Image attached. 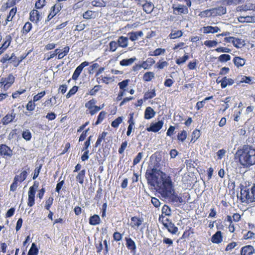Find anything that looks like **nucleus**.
<instances>
[{
	"instance_id": "f257e3e1",
	"label": "nucleus",
	"mask_w": 255,
	"mask_h": 255,
	"mask_svg": "<svg viewBox=\"0 0 255 255\" xmlns=\"http://www.w3.org/2000/svg\"><path fill=\"white\" fill-rule=\"evenodd\" d=\"M161 184L158 186L157 191L161 196L173 202L182 203L183 202L182 198L174 193L171 177L163 173L161 176Z\"/></svg>"
},
{
	"instance_id": "f03ea898",
	"label": "nucleus",
	"mask_w": 255,
	"mask_h": 255,
	"mask_svg": "<svg viewBox=\"0 0 255 255\" xmlns=\"http://www.w3.org/2000/svg\"><path fill=\"white\" fill-rule=\"evenodd\" d=\"M235 158L242 167L249 168L255 165V148L252 145L245 144L237 150Z\"/></svg>"
},
{
	"instance_id": "7ed1b4c3",
	"label": "nucleus",
	"mask_w": 255,
	"mask_h": 255,
	"mask_svg": "<svg viewBox=\"0 0 255 255\" xmlns=\"http://www.w3.org/2000/svg\"><path fill=\"white\" fill-rule=\"evenodd\" d=\"M239 198L243 203L255 205V184H253L251 187L247 186L241 187Z\"/></svg>"
},
{
	"instance_id": "20e7f679",
	"label": "nucleus",
	"mask_w": 255,
	"mask_h": 255,
	"mask_svg": "<svg viewBox=\"0 0 255 255\" xmlns=\"http://www.w3.org/2000/svg\"><path fill=\"white\" fill-rule=\"evenodd\" d=\"M158 170L155 168H147L145 174V178L147 180V183L151 186H154L155 184H157V189H158V186L161 183L158 182Z\"/></svg>"
},
{
	"instance_id": "39448f33",
	"label": "nucleus",
	"mask_w": 255,
	"mask_h": 255,
	"mask_svg": "<svg viewBox=\"0 0 255 255\" xmlns=\"http://www.w3.org/2000/svg\"><path fill=\"white\" fill-rule=\"evenodd\" d=\"M15 77L12 73L6 77H2L0 80V88H3L4 91L7 90L14 83Z\"/></svg>"
},
{
	"instance_id": "423d86ee",
	"label": "nucleus",
	"mask_w": 255,
	"mask_h": 255,
	"mask_svg": "<svg viewBox=\"0 0 255 255\" xmlns=\"http://www.w3.org/2000/svg\"><path fill=\"white\" fill-rule=\"evenodd\" d=\"M37 188L38 183L36 184L35 182L33 185L30 187L29 189L27 205L30 207H32L35 204V195Z\"/></svg>"
},
{
	"instance_id": "0eeeda50",
	"label": "nucleus",
	"mask_w": 255,
	"mask_h": 255,
	"mask_svg": "<svg viewBox=\"0 0 255 255\" xmlns=\"http://www.w3.org/2000/svg\"><path fill=\"white\" fill-rule=\"evenodd\" d=\"M13 154L12 149L5 144H0V155L3 158H10Z\"/></svg>"
},
{
	"instance_id": "6e6552de",
	"label": "nucleus",
	"mask_w": 255,
	"mask_h": 255,
	"mask_svg": "<svg viewBox=\"0 0 255 255\" xmlns=\"http://www.w3.org/2000/svg\"><path fill=\"white\" fill-rule=\"evenodd\" d=\"M143 221L144 219L142 217L137 216L131 217L129 225L131 228L137 230L142 225Z\"/></svg>"
},
{
	"instance_id": "1a4fd4ad",
	"label": "nucleus",
	"mask_w": 255,
	"mask_h": 255,
	"mask_svg": "<svg viewBox=\"0 0 255 255\" xmlns=\"http://www.w3.org/2000/svg\"><path fill=\"white\" fill-rule=\"evenodd\" d=\"M173 14L175 15L186 14L188 13V7L182 4H178L177 6L172 5Z\"/></svg>"
},
{
	"instance_id": "9d476101",
	"label": "nucleus",
	"mask_w": 255,
	"mask_h": 255,
	"mask_svg": "<svg viewBox=\"0 0 255 255\" xmlns=\"http://www.w3.org/2000/svg\"><path fill=\"white\" fill-rule=\"evenodd\" d=\"M88 65L89 62L87 61H84L81 63L75 70L72 77V79L76 80L81 73L83 68L87 66Z\"/></svg>"
},
{
	"instance_id": "9b49d317",
	"label": "nucleus",
	"mask_w": 255,
	"mask_h": 255,
	"mask_svg": "<svg viewBox=\"0 0 255 255\" xmlns=\"http://www.w3.org/2000/svg\"><path fill=\"white\" fill-rule=\"evenodd\" d=\"M96 103V101L95 99H92L85 104V107L88 109L89 110V114L91 116L94 115L97 113V112H95L96 110L95 107L98 106L95 105Z\"/></svg>"
},
{
	"instance_id": "f8f14e48",
	"label": "nucleus",
	"mask_w": 255,
	"mask_h": 255,
	"mask_svg": "<svg viewBox=\"0 0 255 255\" xmlns=\"http://www.w3.org/2000/svg\"><path fill=\"white\" fill-rule=\"evenodd\" d=\"M29 20L34 23H38L41 20V15L37 9H32L29 13Z\"/></svg>"
},
{
	"instance_id": "ddd939ff",
	"label": "nucleus",
	"mask_w": 255,
	"mask_h": 255,
	"mask_svg": "<svg viewBox=\"0 0 255 255\" xmlns=\"http://www.w3.org/2000/svg\"><path fill=\"white\" fill-rule=\"evenodd\" d=\"M212 243L216 244H221L223 241V233L220 231H217L211 238Z\"/></svg>"
},
{
	"instance_id": "4468645a",
	"label": "nucleus",
	"mask_w": 255,
	"mask_h": 255,
	"mask_svg": "<svg viewBox=\"0 0 255 255\" xmlns=\"http://www.w3.org/2000/svg\"><path fill=\"white\" fill-rule=\"evenodd\" d=\"M126 245L128 249L134 254L136 252V246L134 241L130 238H125Z\"/></svg>"
},
{
	"instance_id": "2eb2a0df",
	"label": "nucleus",
	"mask_w": 255,
	"mask_h": 255,
	"mask_svg": "<svg viewBox=\"0 0 255 255\" xmlns=\"http://www.w3.org/2000/svg\"><path fill=\"white\" fill-rule=\"evenodd\" d=\"M61 7L60 5L54 4L50 8V13L47 16L46 21H50L54 16H55L61 10Z\"/></svg>"
},
{
	"instance_id": "dca6fc26",
	"label": "nucleus",
	"mask_w": 255,
	"mask_h": 255,
	"mask_svg": "<svg viewBox=\"0 0 255 255\" xmlns=\"http://www.w3.org/2000/svg\"><path fill=\"white\" fill-rule=\"evenodd\" d=\"M211 13H212V17L217 16H221L226 13V8L224 6H218L211 8Z\"/></svg>"
},
{
	"instance_id": "f3484780",
	"label": "nucleus",
	"mask_w": 255,
	"mask_h": 255,
	"mask_svg": "<svg viewBox=\"0 0 255 255\" xmlns=\"http://www.w3.org/2000/svg\"><path fill=\"white\" fill-rule=\"evenodd\" d=\"M255 250L251 245H246L243 247L240 251L241 255H252L255 253Z\"/></svg>"
},
{
	"instance_id": "a211bd4d",
	"label": "nucleus",
	"mask_w": 255,
	"mask_h": 255,
	"mask_svg": "<svg viewBox=\"0 0 255 255\" xmlns=\"http://www.w3.org/2000/svg\"><path fill=\"white\" fill-rule=\"evenodd\" d=\"M163 125V122L162 121H159L155 123L151 124L149 128H147V130L154 132H157L162 128Z\"/></svg>"
},
{
	"instance_id": "6ab92c4d",
	"label": "nucleus",
	"mask_w": 255,
	"mask_h": 255,
	"mask_svg": "<svg viewBox=\"0 0 255 255\" xmlns=\"http://www.w3.org/2000/svg\"><path fill=\"white\" fill-rule=\"evenodd\" d=\"M194 234V229L192 227H188L180 237V240L185 241L186 239H189L190 238L192 237Z\"/></svg>"
},
{
	"instance_id": "aec40b11",
	"label": "nucleus",
	"mask_w": 255,
	"mask_h": 255,
	"mask_svg": "<svg viewBox=\"0 0 255 255\" xmlns=\"http://www.w3.org/2000/svg\"><path fill=\"white\" fill-rule=\"evenodd\" d=\"M221 87L222 89L225 88L227 86H232L234 83V80L230 78L227 77H224L220 80Z\"/></svg>"
},
{
	"instance_id": "412c9836",
	"label": "nucleus",
	"mask_w": 255,
	"mask_h": 255,
	"mask_svg": "<svg viewBox=\"0 0 255 255\" xmlns=\"http://www.w3.org/2000/svg\"><path fill=\"white\" fill-rule=\"evenodd\" d=\"M218 26H207L203 27V31L204 34L215 33L220 31Z\"/></svg>"
},
{
	"instance_id": "4be33fe9",
	"label": "nucleus",
	"mask_w": 255,
	"mask_h": 255,
	"mask_svg": "<svg viewBox=\"0 0 255 255\" xmlns=\"http://www.w3.org/2000/svg\"><path fill=\"white\" fill-rule=\"evenodd\" d=\"M85 177L86 170L84 169L78 172V174L76 176V180L81 185H83L84 182Z\"/></svg>"
},
{
	"instance_id": "5701e85b",
	"label": "nucleus",
	"mask_w": 255,
	"mask_h": 255,
	"mask_svg": "<svg viewBox=\"0 0 255 255\" xmlns=\"http://www.w3.org/2000/svg\"><path fill=\"white\" fill-rule=\"evenodd\" d=\"M129 36V39L134 41L138 39L139 37H142L143 35V33L142 31H137L135 32H130L128 33Z\"/></svg>"
},
{
	"instance_id": "b1692460",
	"label": "nucleus",
	"mask_w": 255,
	"mask_h": 255,
	"mask_svg": "<svg viewBox=\"0 0 255 255\" xmlns=\"http://www.w3.org/2000/svg\"><path fill=\"white\" fill-rule=\"evenodd\" d=\"M15 118V114H7L2 119V124L6 125L12 122Z\"/></svg>"
},
{
	"instance_id": "393cba45",
	"label": "nucleus",
	"mask_w": 255,
	"mask_h": 255,
	"mask_svg": "<svg viewBox=\"0 0 255 255\" xmlns=\"http://www.w3.org/2000/svg\"><path fill=\"white\" fill-rule=\"evenodd\" d=\"M29 168H27V170H22L20 173L18 175H16L14 177L19 180V183L24 181L27 177L28 172Z\"/></svg>"
},
{
	"instance_id": "a878e982",
	"label": "nucleus",
	"mask_w": 255,
	"mask_h": 255,
	"mask_svg": "<svg viewBox=\"0 0 255 255\" xmlns=\"http://www.w3.org/2000/svg\"><path fill=\"white\" fill-rule=\"evenodd\" d=\"M164 227L173 235L176 234L178 231V228L172 222L168 223V224H165Z\"/></svg>"
},
{
	"instance_id": "bb28decb",
	"label": "nucleus",
	"mask_w": 255,
	"mask_h": 255,
	"mask_svg": "<svg viewBox=\"0 0 255 255\" xmlns=\"http://www.w3.org/2000/svg\"><path fill=\"white\" fill-rule=\"evenodd\" d=\"M101 222V219L99 215L95 214L90 217L89 219V223L92 226L99 225Z\"/></svg>"
},
{
	"instance_id": "cd10ccee",
	"label": "nucleus",
	"mask_w": 255,
	"mask_h": 255,
	"mask_svg": "<svg viewBox=\"0 0 255 255\" xmlns=\"http://www.w3.org/2000/svg\"><path fill=\"white\" fill-rule=\"evenodd\" d=\"M233 61L235 65L238 68L243 66L246 63L245 59L239 56L235 57Z\"/></svg>"
},
{
	"instance_id": "c85d7f7f",
	"label": "nucleus",
	"mask_w": 255,
	"mask_h": 255,
	"mask_svg": "<svg viewBox=\"0 0 255 255\" xmlns=\"http://www.w3.org/2000/svg\"><path fill=\"white\" fill-rule=\"evenodd\" d=\"M155 114V112L150 107L146 108L144 112V118L148 120L152 118Z\"/></svg>"
},
{
	"instance_id": "c756f323",
	"label": "nucleus",
	"mask_w": 255,
	"mask_h": 255,
	"mask_svg": "<svg viewBox=\"0 0 255 255\" xmlns=\"http://www.w3.org/2000/svg\"><path fill=\"white\" fill-rule=\"evenodd\" d=\"M70 50V48L69 46H65L63 50H60L57 51V58L58 59H61L64 56H66Z\"/></svg>"
},
{
	"instance_id": "7c9ffc66",
	"label": "nucleus",
	"mask_w": 255,
	"mask_h": 255,
	"mask_svg": "<svg viewBox=\"0 0 255 255\" xmlns=\"http://www.w3.org/2000/svg\"><path fill=\"white\" fill-rule=\"evenodd\" d=\"M143 10L146 13H150L153 10L154 5L150 2H146L142 4Z\"/></svg>"
},
{
	"instance_id": "2f4dec72",
	"label": "nucleus",
	"mask_w": 255,
	"mask_h": 255,
	"mask_svg": "<svg viewBox=\"0 0 255 255\" xmlns=\"http://www.w3.org/2000/svg\"><path fill=\"white\" fill-rule=\"evenodd\" d=\"M118 43L119 46L123 48L127 47L128 45V38L121 36L119 38Z\"/></svg>"
},
{
	"instance_id": "473e14b6",
	"label": "nucleus",
	"mask_w": 255,
	"mask_h": 255,
	"mask_svg": "<svg viewBox=\"0 0 255 255\" xmlns=\"http://www.w3.org/2000/svg\"><path fill=\"white\" fill-rule=\"evenodd\" d=\"M83 17L86 19H94L96 16V12L95 11L88 10L83 13Z\"/></svg>"
},
{
	"instance_id": "72a5a7b5",
	"label": "nucleus",
	"mask_w": 255,
	"mask_h": 255,
	"mask_svg": "<svg viewBox=\"0 0 255 255\" xmlns=\"http://www.w3.org/2000/svg\"><path fill=\"white\" fill-rule=\"evenodd\" d=\"M156 96L155 90L154 89L145 92L143 95V100L144 101H146L148 99H152Z\"/></svg>"
},
{
	"instance_id": "f704fd0d",
	"label": "nucleus",
	"mask_w": 255,
	"mask_h": 255,
	"mask_svg": "<svg viewBox=\"0 0 255 255\" xmlns=\"http://www.w3.org/2000/svg\"><path fill=\"white\" fill-rule=\"evenodd\" d=\"M12 36L11 35L8 34L6 35L4 39H3V43L2 44V46L4 47L5 49H7V48L10 45L12 41Z\"/></svg>"
},
{
	"instance_id": "c9c22d12",
	"label": "nucleus",
	"mask_w": 255,
	"mask_h": 255,
	"mask_svg": "<svg viewBox=\"0 0 255 255\" xmlns=\"http://www.w3.org/2000/svg\"><path fill=\"white\" fill-rule=\"evenodd\" d=\"M166 50L164 48H157L153 51H150L149 52L148 55L151 56H157L161 54H164Z\"/></svg>"
},
{
	"instance_id": "e433bc0d",
	"label": "nucleus",
	"mask_w": 255,
	"mask_h": 255,
	"mask_svg": "<svg viewBox=\"0 0 255 255\" xmlns=\"http://www.w3.org/2000/svg\"><path fill=\"white\" fill-rule=\"evenodd\" d=\"M136 60V58L135 57L130 58L129 59H124L120 61V64L121 66H127L132 64Z\"/></svg>"
},
{
	"instance_id": "4c0bfd02",
	"label": "nucleus",
	"mask_w": 255,
	"mask_h": 255,
	"mask_svg": "<svg viewBox=\"0 0 255 255\" xmlns=\"http://www.w3.org/2000/svg\"><path fill=\"white\" fill-rule=\"evenodd\" d=\"M183 35V32L181 30H172L170 34L169 35V37L171 39H174L181 37Z\"/></svg>"
},
{
	"instance_id": "58836bf2",
	"label": "nucleus",
	"mask_w": 255,
	"mask_h": 255,
	"mask_svg": "<svg viewBox=\"0 0 255 255\" xmlns=\"http://www.w3.org/2000/svg\"><path fill=\"white\" fill-rule=\"evenodd\" d=\"M32 28V24L29 22H26L21 30V32L24 35H26L31 30Z\"/></svg>"
},
{
	"instance_id": "ea45409f",
	"label": "nucleus",
	"mask_w": 255,
	"mask_h": 255,
	"mask_svg": "<svg viewBox=\"0 0 255 255\" xmlns=\"http://www.w3.org/2000/svg\"><path fill=\"white\" fill-rule=\"evenodd\" d=\"M91 3L94 6L102 7L106 6L107 2L105 0H94Z\"/></svg>"
},
{
	"instance_id": "a19ab883",
	"label": "nucleus",
	"mask_w": 255,
	"mask_h": 255,
	"mask_svg": "<svg viewBox=\"0 0 255 255\" xmlns=\"http://www.w3.org/2000/svg\"><path fill=\"white\" fill-rule=\"evenodd\" d=\"M201 132L200 130L197 129H195L193 130L191 135V142H195L200 136Z\"/></svg>"
},
{
	"instance_id": "79ce46f5",
	"label": "nucleus",
	"mask_w": 255,
	"mask_h": 255,
	"mask_svg": "<svg viewBox=\"0 0 255 255\" xmlns=\"http://www.w3.org/2000/svg\"><path fill=\"white\" fill-rule=\"evenodd\" d=\"M106 115L107 113L106 111H101L98 116L97 121L93 124V125L97 126L102 123L103 120L105 118Z\"/></svg>"
},
{
	"instance_id": "37998d69",
	"label": "nucleus",
	"mask_w": 255,
	"mask_h": 255,
	"mask_svg": "<svg viewBox=\"0 0 255 255\" xmlns=\"http://www.w3.org/2000/svg\"><path fill=\"white\" fill-rule=\"evenodd\" d=\"M154 77V74L152 72H146L143 76V80L144 82H149Z\"/></svg>"
},
{
	"instance_id": "c03bdc74",
	"label": "nucleus",
	"mask_w": 255,
	"mask_h": 255,
	"mask_svg": "<svg viewBox=\"0 0 255 255\" xmlns=\"http://www.w3.org/2000/svg\"><path fill=\"white\" fill-rule=\"evenodd\" d=\"M244 41L238 38H234L233 45L236 48H241L244 45Z\"/></svg>"
},
{
	"instance_id": "a18cd8bd",
	"label": "nucleus",
	"mask_w": 255,
	"mask_h": 255,
	"mask_svg": "<svg viewBox=\"0 0 255 255\" xmlns=\"http://www.w3.org/2000/svg\"><path fill=\"white\" fill-rule=\"evenodd\" d=\"M211 12V8L203 10L199 13V16L201 18L212 17V13Z\"/></svg>"
},
{
	"instance_id": "49530a36",
	"label": "nucleus",
	"mask_w": 255,
	"mask_h": 255,
	"mask_svg": "<svg viewBox=\"0 0 255 255\" xmlns=\"http://www.w3.org/2000/svg\"><path fill=\"white\" fill-rule=\"evenodd\" d=\"M189 58L188 53H186L183 56L176 60V63L179 65L182 64L184 63L189 59Z\"/></svg>"
},
{
	"instance_id": "de8ad7c7",
	"label": "nucleus",
	"mask_w": 255,
	"mask_h": 255,
	"mask_svg": "<svg viewBox=\"0 0 255 255\" xmlns=\"http://www.w3.org/2000/svg\"><path fill=\"white\" fill-rule=\"evenodd\" d=\"M187 136L186 131L183 130L178 133L177 135V139L181 142H183L186 139Z\"/></svg>"
},
{
	"instance_id": "09e8293b",
	"label": "nucleus",
	"mask_w": 255,
	"mask_h": 255,
	"mask_svg": "<svg viewBox=\"0 0 255 255\" xmlns=\"http://www.w3.org/2000/svg\"><path fill=\"white\" fill-rule=\"evenodd\" d=\"M161 212H162L161 215H163L165 216H170L171 214V211L170 207L166 205H164L162 207Z\"/></svg>"
},
{
	"instance_id": "8fccbe9b",
	"label": "nucleus",
	"mask_w": 255,
	"mask_h": 255,
	"mask_svg": "<svg viewBox=\"0 0 255 255\" xmlns=\"http://www.w3.org/2000/svg\"><path fill=\"white\" fill-rule=\"evenodd\" d=\"M38 249L34 243H32L30 250L28 251V255H37Z\"/></svg>"
},
{
	"instance_id": "3c124183",
	"label": "nucleus",
	"mask_w": 255,
	"mask_h": 255,
	"mask_svg": "<svg viewBox=\"0 0 255 255\" xmlns=\"http://www.w3.org/2000/svg\"><path fill=\"white\" fill-rule=\"evenodd\" d=\"M123 120V117H119L112 122L111 126L114 128H118L119 125L122 123Z\"/></svg>"
},
{
	"instance_id": "603ef678",
	"label": "nucleus",
	"mask_w": 255,
	"mask_h": 255,
	"mask_svg": "<svg viewBox=\"0 0 255 255\" xmlns=\"http://www.w3.org/2000/svg\"><path fill=\"white\" fill-rule=\"evenodd\" d=\"M56 97L53 96L52 97L46 100L44 103L45 107H52L55 104Z\"/></svg>"
},
{
	"instance_id": "864d4df0",
	"label": "nucleus",
	"mask_w": 255,
	"mask_h": 255,
	"mask_svg": "<svg viewBox=\"0 0 255 255\" xmlns=\"http://www.w3.org/2000/svg\"><path fill=\"white\" fill-rule=\"evenodd\" d=\"M16 11V7H13L10 10L9 14L7 15V18L6 19V23L7 22V21H10L12 20V18L15 15Z\"/></svg>"
},
{
	"instance_id": "5fc2aeb1",
	"label": "nucleus",
	"mask_w": 255,
	"mask_h": 255,
	"mask_svg": "<svg viewBox=\"0 0 255 255\" xmlns=\"http://www.w3.org/2000/svg\"><path fill=\"white\" fill-rule=\"evenodd\" d=\"M18 183H19V180L14 177L12 183L11 184L10 186V191L12 192H14L16 190V189L19 185Z\"/></svg>"
},
{
	"instance_id": "6e6d98bb",
	"label": "nucleus",
	"mask_w": 255,
	"mask_h": 255,
	"mask_svg": "<svg viewBox=\"0 0 255 255\" xmlns=\"http://www.w3.org/2000/svg\"><path fill=\"white\" fill-rule=\"evenodd\" d=\"M158 221L164 226V227H165V224H168V223L172 222L170 219L166 218L165 216L163 215L159 216Z\"/></svg>"
},
{
	"instance_id": "4d7b16f0",
	"label": "nucleus",
	"mask_w": 255,
	"mask_h": 255,
	"mask_svg": "<svg viewBox=\"0 0 255 255\" xmlns=\"http://www.w3.org/2000/svg\"><path fill=\"white\" fill-rule=\"evenodd\" d=\"M22 136L26 141H29L32 137L31 133L28 129H26L22 132Z\"/></svg>"
},
{
	"instance_id": "13d9d810",
	"label": "nucleus",
	"mask_w": 255,
	"mask_h": 255,
	"mask_svg": "<svg viewBox=\"0 0 255 255\" xmlns=\"http://www.w3.org/2000/svg\"><path fill=\"white\" fill-rule=\"evenodd\" d=\"M78 90V87L77 86H73L66 95L67 99H69L72 96L74 95Z\"/></svg>"
},
{
	"instance_id": "bf43d9fd",
	"label": "nucleus",
	"mask_w": 255,
	"mask_h": 255,
	"mask_svg": "<svg viewBox=\"0 0 255 255\" xmlns=\"http://www.w3.org/2000/svg\"><path fill=\"white\" fill-rule=\"evenodd\" d=\"M129 82V79H126L122 81L121 82L118 83V86H119V88L120 90H126V88L128 85Z\"/></svg>"
},
{
	"instance_id": "052dcab7",
	"label": "nucleus",
	"mask_w": 255,
	"mask_h": 255,
	"mask_svg": "<svg viewBox=\"0 0 255 255\" xmlns=\"http://www.w3.org/2000/svg\"><path fill=\"white\" fill-rule=\"evenodd\" d=\"M101 86L100 85H96L93 88L89 91L87 93L88 95L90 96H95L96 95L97 93L100 90Z\"/></svg>"
},
{
	"instance_id": "680f3d73",
	"label": "nucleus",
	"mask_w": 255,
	"mask_h": 255,
	"mask_svg": "<svg viewBox=\"0 0 255 255\" xmlns=\"http://www.w3.org/2000/svg\"><path fill=\"white\" fill-rule=\"evenodd\" d=\"M45 0H38L35 4V8L37 9L42 8L46 5Z\"/></svg>"
},
{
	"instance_id": "e2e57ef3",
	"label": "nucleus",
	"mask_w": 255,
	"mask_h": 255,
	"mask_svg": "<svg viewBox=\"0 0 255 255\" xmlns=\"http://www.w3.org/2000/svg\"><path fill=\"white\" fill-rule=\"evenodd\" d=\"M245 0H224V1L226 3V5H237L242 2H243Z\"/></svg>"
},
{
	"instance_id": "0e129e2a",
	"label": "nucleus",
	"mask_w": 255,
	"mask_h": 255,
	"mask_svg": "<svg viewBox=\"0 0 255 255\" xmlns=\"http://www.w3.org/2000/svg\"><path fill=\"white\" fill-rule=\"evenodd\" d=\"M168 65V63L167 61H161L159 60L158 62H157L155 67L158 69H162L164 67H167Z\"/></svg>"
},
{
	"instance_id": "69168bd1",
	"label": "nucleus",
	"mask_w": 255,
	"mask_h": 255,
	"mask_svg": "<svg viewBox=\"0 0 255 255\" xmlns=\"http://www.w3.org/2000/svg\"><path fill=\"white\" fill-rule=\"evenodd\" d=\"M35 102L34 101L30 100L29 101L27 105H26V110L28 111H32L34 110L36 105L35 104Z\"/></svg>"
},
{
	"instance_id": "338daca9",
	"label": "nucleus",
	"mask_w": 255,
	"mask_h": 255,
	"mask_svg": "<svg viewBox=\"0 0 255 255\" xmlns=\"http://www.w3.org/2000/svg\"><path fill=\"white\" fill-rule=\"evenodd\" d=\"M231 59V56L229 54H223L219 57V60L221 62H226Z\"/></svg>"
},
{
	"instance_id": "774afa93",
	"label": "nucleus",
	"mask_w": 255,
	"mask_h": 255,
	"mask_svg": "<svg viewBox=\"0 0 255 255\" xmlns=\"http://www.w3.org/2000/svg\"><path fill=\"white\" fill-rule=\"evenodd\" d=\"M143 156V152H140L137 155L135 156V157L133 159V165H135L138 164L142 159Z\"/></svg>"
}]
</instances>
